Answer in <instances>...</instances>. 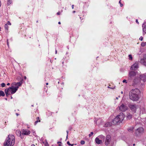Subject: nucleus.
<instances>
[{"label": "nucleus", "mask_w": 146, "mask_h": 146, "mask_svg": "<svg viewBox=\"0 0 146 146\" xmlns=\"http://www.w3.org/2000/svg\"><path fill=\"white\" fill-rule=\"evenodd\" d=\"M8 25H11V23L9 21H8L7 22V24Z\"/></svg>", "instance_id": "f704fd0d"}, {"label": "nucleus", "mask_w": 146, "mask_h": 146, "mask_svg": "<svg viewBox=\"0 0 146 146\" xmlns=\"http://www.w3.org/2000/svg\"><path fill=\"white\" fill-rule=\"evenodd\" d=\"M12 0H8L7 2V5H9L11 4L12 2Z\"/></svg>", "instance_id": "5701e85b"}, {"label": "nucleus", "mask_w": 146, "mask_h": 146, "mask_svg": "<svg viewBox=\"0 0 146 146\" xmlns=\"http://www.w3.org/2000/svg\"><path fill=\"white\" fill-rule=\"evenodd\" d=\"M1 86L2 87H3L5 86V84L4 83H2L1 84Z\"/></svg>", "instance_id": "7c9ffc66"}, {"label": "nucleus", "mask_w": 146, "mask_h": 146, "mask_svg": "<svg viewBox=\"0 0 146 146\" xmlns=\"http://www.w3.org/2000/svg\"><path fill=\"white\" fill-rule=\"evenodd\" d=\"M111 139V137L110 135H108L106 136L105 141V144L106 145H108L110 144Z\"/></svg>", "instance_id": "1a4fd4ad"}, {"label": "nucleus", "mask_w": 146, "mask_h": 146, "mask_svg": "<svg viewBox=\"0 0 146 146\" xmlns=\"http://www.w3.org/2000/svg\"><path fill=\"white\" fill-rule=\"evenodd\" d=\"M67 143L69 145H71V144L70 143V142L69 141H67Z\"/></svg>", "instance_id": "e433bc0d"}, {"label": "nucleus", "mask_w": 146, "mask_h": 146, "mask_svg": "<svg viewBox=\"0 0 146 146\" xmlns=\"http://www.w3.org/2000/svg\"><path fill=\"white\" fill-rule=\"evenodd\" d=\"M16 133L17 135L19 136H21L22 135L21 131L19 130L16 131Z\"/></svg>", "instance_id": "f3484780"}, {"label": "nucleus", "mask_w": 146, "mask_h": 146, "mask_svg": "<svg viewBox=\"0 0 146 146\" xmlns=\"http://www.w3.org/2000/svg\"><path fill=\"white\" fill-rule=\"evenodd\" d=\"M136 78L138 79V78Z\"/></svg>", "instance_id": "e2e57ef3"}, {"label": "nucleus", "mask_w": 146, "mask_h": 146, "mask_svg": "<svg viewBox=\"0 0 146 146\" xmlns=\"http://www.w3.org/2000/svg\"><path fill=\"white\" fill-rule=\"evenodd\" d=\"M132 117V115H131L129 114L127 115V119H130Z\"/></svg>", "instance_id": "a211bd4d"}, {"label": "nucleus", "mask_w": 146, "mask_h": 146, "mask_svg": "<svg viewBox=\"0 0 146 146\" xmlns=\"http://www.w3.org/2000/svg\"><path fill=\"white\" fill-rule=\"evenodd\" d=\"M143 64L146 66V58L144 59V62H143Z\"/></svg>", "instance_id": "c85d7f7f"}, {"label": "nucleus", "mask_w": 146, "mask_h": 146, "mask_svg": "<svg viewBox=\"0 0 146 146\" xmlns=\"http://www.w3.org/2000/svg\"><path fill=\"white\" fill-rule=\"evenodd\" d=\"M135 145V144L134 143V144H133V146H134Z\"/></svg>", "instance_id": "864d4df0"}, {"label": "nucleus", "mask_w": 146, "mask_h": 146, "mask_svg": "<svg viewBox=\"0 0 146 146\" xmlns=\"http://www.w3.org/2000/svg\"><path fill=\"white\" fill-rule=\"evenodd\" d=\"M139 75L138 72H137L130 71L129 73V79L130 80L133 77H138Z\"/></svg>", "instance_id": "20e7f679"}, {"label": "nucleus", "mask_w": 146, "mask_h": 146, "mask_svg": "<svg viewBox=\"0 0 146 146\" xmlns=\"http://www.w3.org/2000/svg\"><path fill=\"white\" fill-rule=\"evenodd\" d=\"M37 121H36L35 122V124H36L38 122H40V120H39V117H38L37 118Z\"/></svg>", "instance_id": "bb28decb"}, {"label": "nucleus", "mask_w": 146, "mask_h": 146, "mask_svg": "<svg viewBox=\"0 0 146 146\" xmlns=\"http://www.w3.org/2000/svg\"><path fill=\"white\" fill-rule=\"evenodd\" d=\"M21 134L22 135H27L30 133V131L27 129H23L21 131Z\"/></svg>", "instance_id": "9d476101"}, {"label": "nucleus", "mask_w": 146, "mask_h": 146, "mask_svg": "<svg viewBox=\"0 0 146 146\" xmlns=\"http://www.w3.org/2000/svg\"><path fill=\"white\" fill-rule=\"evenodd\" d=\"M31 146H35L34 144H32L31 145Z\"/></svg>", "instance_id": "c03bdc74"}, {"label": "nucleus", "mask_w": 146, "mask_h": 146, "mask_svg": "<svg viewBox=\"0 0 146 146\" xmlns=\"http://www.w3.org/2000/svg\"><path fill=\"white\" fill-rule=\"evenodd\" d=\"M144 132V129L141 127H139L135 130V134L137 135H138L141 134Z\"/></svg>", "instance_id": "6e6552de"}, {"label": "nucleus", "mask_w": 146, "mask_h": 146, "mask_svg": "<svg viewBox=\"0 0 146 146\" xmlns=\"http://www.w3.org/2000/svg\"><path fill=\"white\" fill-rule=\"evenodd\" d=\"M98 137L100 139H104L105 136L103 135H100L98 136Z\"/></svg>", "instance_id": "4be33fe9"}, {"label": "nucleus", "mask_w": 146, "mask_h": 146, "mask_svg": "<svg viewBox=\"0 0 146 146\" xmlns=\"http://www.w3.org/2000/svg\"><path fill=\"white\" fill-rule=\"evenodd\" d=\"M5 94L4 92L1 90L0 91V96H4Z\"/></svg>", "instance_id": "412c9836"}, {"label": "nucleus", "mask_w": 146, "mask_h": 146, "mask_svg": "<svg viewBox=\"0 0 146 146\" xmlns=\"http://www.w3.org/2000/svg\"><path fill=\"white\" fill-rule=\"evenodd\" d=\"M24 78L25 79H26V78H27V77L26 76H25L24 77Z\"/></svg>", "instance_id": "79ce46f5"}, {"label": "nucleus", "mask_w": 146, "mask_h": 146, "mask_svg": "<svg viewBox=\"0 0 146 146\" xmlns=\"http://www.w3.org/2000/svg\"><path fill=\"white\" fill-rule=\"evenodd\" d=\"M95 141L96 143L98 144H102V141L100 140L99 138L97 137L96 138Z\"/></svg>", "instance_id": "4468645a"}, {"label": "nucleus", "mask_w": 146, "mask_h": 146, "mask_svg": "<svg viewBox=\"0 0 146 146\" xmlns=\"http://www.w3.org/2000/svg\"><path fill=\"white\" fill-rule=\"evenodd\" d=\"M5 28L6 30L7 31H8V25L7 24H5Z\"/></svg>", "instance_id": "a878e982"}, {"label": "nucleus", "mask_w": 146, "mask_h": 146, "mask_svg": "<svg viewBox=\"0 0 146 146\" xmlns=\"http://www.w3.org/2000/svg\"><path fill=\"white\" fill-rule=\"evenodd\" d=\"M140 94V90L137 88L131 90L129 93L130 99L133 101H137L139 98Z\"/></svg>", "instance_id": "f257e3e1"}, {"label": "nucleus", "mask_w": 146, "mask_h": 146, "mask_svg": "<svg viewBox=\"0 0 146 146\" xmlns=\"http://www.w3.org/2000/svg\"><path fill=\"white\" fill-rule=\"evenodd\" d=\"M138 68V64L135 63L133 64L131 67V69L132 70H135Z\"/></svg>", "instance_id": "9b49d317"}, {"label": "nucleus", "mask_w": 146, "mask_h": 146, "mask_svg": "<svg viewBox=\"0 0 146 146\" xmlns=\"http://www.w3.org/2000/svg\"><path fill=\"white\" fill-rule=\"evenodd\" d=\"M11 98H12V97H11Z\"/></svg>", "instance_id": "680f3d73"}, {"label": "nucleus", "mask_w": 146, "mask_h": 146, "mask_svg": "<svg viewBox=\"0 0 146 146\" xmlns=\"http://www.w3.org/2000/svg\"><path fill=\"white\" fill-rule=\"evenodd\" d=\"M143 38L142 36H141L139 38V40H140L141 41H142L143 40Z\"/></svg>", "instance_id": "473e14b6"}, {"label": "nucleus", "mask_w": 146, "mask_h": 146, "mask_svg": "<svg viewBox=\"0 0 146 146\" xmlns=\"http://www.w3.org/2000/svg\"><path fill=\"white\" fill-rule=\"evenodd\" d=\"M10 85V84L9 83H8L7 84V85H8V86H9Z\"/></svg>", "instance_id": "37998d69"}, {"label": "nucleus", "mask_w": 146, "mask_h": 146, "mask_svg": "<svg viewBox=\"0 0 146 146\" xmlns=\"http://www.w3.org/2000/svg\"><path fill=\"white\" fill-rule=\"evenodd\" d=\"M139 78L141 80L145 82L146 81V75L145 74H143L139 75Z\"/></svg>", "instance_id": "f8f14e48"}, {"label": "nucleus", "mask_w": 146, "mask_h": 146, "mask_svg": "<svg viewBox=\"0 0 146 146\" xmlns=\"http://www.w3.org/2000/svg\"><path fill=\"white\" fill-rule=\"evenodd\" d=\"M60 12H58L57 13V15H60Z\"/></svg>", "instance_id": "ea45409f"}, {"label": "nucleus", "mask_w": 146, "mask_h": 146, "mask_svg": "<svg viewBox=\"0 0 146 146\" xmlns=\"http://www.w3.org/2000/svg\"><path fill=\"white\" fill-rule=\"evenodd\" d=\"M0 31H1V28L0 27Z\"/></svg>", "instance_id": "052dcab7"}, {"label": "nucleus", "mask_w": 146, "mask_h": 146, "mask_svg": "<svg viewBox=\"0 0 146 146\" xmlns=\"http://www.w3.org/2000/svg\"><path fill=\"white\" fill-rule=\"evenodd\" d=\"M46 85H48V83H46Z\"/></svg>", "instance_id": "3c124183"}, {"label": "nucleus", "mask_w": 146, "mask_h": 146, "mask_svg": "<svg viewBox=\"0 0 146 146\" xmlns=\"http://www.w3.org/2000/svg\"><path fill=\"white\" fill-rule=\"evenodd\" d=\"M8 139L4 143V146H13L15 142V137L13 135L8 136Z\"/></svg>", "instance_id": "f03ea898"}, {"label": "nucleus", "mask_w": 146, "mask_h": 146, "mask_svg": "<svg viewBox=\"0 0 146 146\" xmlns=\"http://www.w3.org/2000/svg\"><path fill=\"white\" fill-rule=\"evenodd\" d=\"M8 92H9V91L7 89H5V92L7 96H8V95L10 94L8 93Z\"/></svg>", "instance_id": "aec40b11"}, {"label": "nucleus", "mask_w": 146, "mask_h": 146, "mask_svg": "<svg viewBox=\"0 0 146 146\" xmlns=\"http://www.w3.org/2000/svg\"><path fill=\"white\" fill-rule=\"evenodd\" d=\"M112 125V123L111 122H107L105 124L104 126L105 127H110Z\"/></svg>", "instance_id": "dca6fc26"}, {"label": "nucleus", "mask_w": 146, "mask_h": 146, "mask_svg": "<svg viewBox=\"0 0 146 146\" xmlns=\"http://www.w3.org/2000/svg\"><path fill=\"white\" fill-rule=\"evenodd\" d=\"M135 80V79H134V81L135 82H136Z\"/></svg>", "instance_id": "6e6d98bb"}, {"label": "nucleus", "mask_w": 146, "mask_h": 146, "mask_svg": "<svg viewBox=\"0 0 146 146\" xmlns=\"http://www.w3.org/2000/svg\"><path fill=\"white\" fill-rule=\"evenodd\" d=\"M129 108L131 111L134 112L135 113L137 109L138 108V106L136 104H130L129 106Z\"/></svg>", "instance_id": "39448f33"}, {"label": "nucleus", "mask_w": 146, "mask_h": 146, "mask_svg": "<svg viewBox=\"0 0 146 146\" xmlns=\"http://www.w3.org/2000/svg\"><path fill=\"white\" fill-rule=\"evenodd\" d=\"M136 23H137V24H139V22H138V20H137V19H136Z\"/></svg>", "instance_id": "58836bf2"}, {"label": "nucleus", "mask_w": 146, "mask_h": 146, "mask_svg": "<svg viewBox=\"0 0 146 146\" xmlns=\"http://www.w3.org/2000/svg\"><path fill=\"white\" fill-rule=\"evenodd\" d=\"M7 45H9V43H8V42H7Z\"/></svg>", "instance_id": "13d9d810"}, {"label": "nucleus", "mask_w": 146, "mask_h": 146, "mask_svg": "<svg viewBox=\"0 0 146 146\" xmlns=\"http://www.w3.org/2000/svg\"><path fill=\"white\" fill-rule=\"evenodd\" d=\"M16 115H17V116H18L19 115V114L18 113H16Z\"/></svg>", "instance_id": "09e8293b"}, {"label": "nucleus", "mask_w": 146, "mask_h": 146, "mask_svg": "<svg viewBox=\"0 0 146 146\" xmlns=\"http://www.w3.org/2000/svg\"><path fill=\"white\" fill-rule=\"evenodd\" d=\"M60 23H60V22H58V24H60Z\"/></svg>", "instance_id": "a18cd8bd"}, {"label": "nucleus", "mask_w": 146, "mask_h": 146, "mask_svg": "<svg viewBox=\"0 0 146 146\" xmlns=\"http://www.w3.org/2000/svg\"><path fill=\"white\" fill-rule=\"evenodd\" d=\"M116 99H117H117H118V98H117H117H116Z\"/></svg>", "instance_id": "4d7b16f0"}, {"label": "nucleus", "mask_w": 146, "mask_h": 146, "mask_svg": "<svg viewBox=\"0 0 146 146\" xmlns=\"http://www.w3.org/2000/svg\"><path fill=\"white\" fill-rule=\"evenodd\" d=\"M143 33L145 34L146 33V25H145V23L143 24Z\"/></svg>", "instance_id": "2eb2a0df"}, {"label": "nucleus", "mask_w": 146, "mask_h": 146, "mask_svg": "<svg viewBox=\"0 0 146 146\" xmlns=\"http://www.w3.org/2000/svg\"><path fill=\"white\" fill-rule=\"evenodd\" d=\"M75 11H73V13H75Z\"/></svg>", "instance_id": "603ef678"}, {"label": "nucleus", "mask_w": 146, "mask_h": 146, "mask_svg": "<svg viewBox=\"0 0 146 146\" xmlns=\"http://www.w3.org/2000/svg\"><path fill=\"white\" fill-rule=\"evenodd\" d=\"M66 132L67 133V136H66V138L67 139L68 138V131H67Z\"/></svg>", "instance_id": "4c0bfd02"}, {"label": "nucleus", "mask_w": 146, "mask_h": 146, "mask_svg": "<svg viewBox=\"0 0 146 146\" xmlns=\"http://www.w3.org/2000/svg\"><path fill=\"white\" fill-rule=\"evenodd\" d=\"M133 127H130L129 129H128V130L129 131L131 132H132L133 131Z\"/></svg>", "instance_id": "6ab92c4d"}, {"label": "nucleus", "mask_w": 146, "mask_h": 146, "mask_svg": "<svg viewBox=\"0 0 146 146\" xmlns=\"http://www.w3.org/2000/svg\"><path fill=\"white\" fill-rule=\"evenodd\" d=\"M59 146H61V145H60V144H59Z\"/></svg>", "instance_id": "bf43d9fd"}, {"label": "nucleus", "mask_w": 146, "mask_h": 146, "mask_svg": "<svg viewBox=\"0 0 146 146\" xmlns=\"http://www.w3.org/2000/svg\"><path fill=\"white\" fill-rule=\"evenodd\" d=\"M145 45H146V42L145 43L143 42L141 44V45L142 47L144 46Z\"/></svg>", "instance_id": "cd10ccee"}, {"label": "nucleus", "mask_w": 146, "mask_h": 146, "mask_svg": "<svg viewBox=\"0 0 146 146\" xmlns=\"http://www.w3.org/2000/svg\"><path fill=\"white\" fill-rule=\"evenodd\" d=\"M93 134V132H91L89 134V137H90L91 136H92Z\"/></svg>", "instance_id": "2f4dec72"}, {"label": "nucleus", "mask_w": 146, "mask_h": 146, "mask_svg": "<svg viewBox=\"0 0 146 146\" xmlns=\"http://www.w3.org/2000/svg\"><path fill=\"white\" fill-rule=\"evenodd\" d=\"M56 54L57 53V50H56L55 51Z\"/></svg>", "instance_id": "8fccbe9b"}, {"label": "nucleus", "mask_w": 146, "mask_h": 146, "mask_svg": "<svg viewBox=\"0 0 146 146\" xmlns=\"http://www.w3.org/2000/svg\"><path fill=\"white\" fill-rule=\"evenodd\" d=\"M74 145V144H71V146H73Z\"/></svg>", "instance_id": "de8ad7c7"}, {"label": "nucleus", "mask_w": 146, "mask_h": 146, "mask_svg": "<svg viewBox=\"0 0 146 146\" xmlns=\"http://www.w3.org/2000/svg\"><path fill=\"white\" fill-rule=\"evenodd\" d=\"M123 83H127V80H124L123 81Z\"/></svg>", "instance_id": "72a5a7b5"}, {"label": "nucleus", "mask_w": 146, "mask_h": 146, "mask_svg": "<svg viewBox=\"0 0 146 146\" xmlns=\"http://www.w3.org/2000/svg\"><path fill=\"white\" fill-rule=\"evenodd\" d=\"M22 84V83L21 82H14L12 84V85L13 86H16L15 87H18V88L19 86H20Z\"/></svg>", "instance_id": "ddd939ff"}, {"label": "nucleus", "mask_w": 146, "mask_h": 146, "mask_svg": "<svg viewBox=\"0 0 146 146\" xmlns=\"http://www.w3.org/2000/svg\"><path fill=\"white\" fill-rule=\"evenodd\" d=\"M129 59L130 60H132L133 59V58L131 54H129L128 55Z\"/></svg>", "instance_id": "b1692460"}, {"label": "nucleus", "mask_w": 146, "mask_h": 146, "mask_svg": "<svg viewBox=\"0 0 146 146\" xmlns=\"http://www.w3.org/2000/svg\"><path fill=\"white\" fill-rule=\"evenodd\" d=\"M119 4H120V6L121 7H122L123 6V4H121V1H120L119 2Z\"/></svg>", "instance_id": "c9c22d12"}, {"label": "nucleus", "mask_w": 146, "mask_h": 146, "mask_svg": "<svg viewBox=\"0 0 146 146\" xmlns=\"http://www.w3.org/2000/svg\"><path fill=\"white\" fill-rule=\"evenodd\" d=\"M121 93L122 94L123 93V92L122 91H121Z\"/></svg>", "instance_id": "5fc2aeb1"}, {"label": "nucleus", "mask_w": 146, "mask_h": 146, "mask_svg": "<svg viewBox=\"0 0 146 146\" xmlns=\"http://www.w3.org/2000/svg\"><path fill=\"white\" fill-rule=\"evenodd\" d=\"M9 92L11 94H14L16 92L18 89V87H14L11 84V87L7 89Z\"/></svg>", "instance_id": "423d86ee"}, {"label": "nucleus", "mask_w": 146, "mask_h": 146, "mask_svg": "<svg viewBox=\"0 0 146 146\" xmlns=\"http://www.w3.org/2000/svg\"><path fill=\"white\" fill-rule=\"evenodd\" d=\"M61 143V142H60V141H58V143Z\"/></svg>", "instance_id": "49530a36"}, {"label": "nucleus", "mask_w": 146, "mask_h": 146, "mask_svg": "<svg viewBox=\"0 0 146 146\" xmlns=\"http://www.w3.org/2000/svg\"><path fill=\"white\" fill-rule=\"evenodd\" d=\"M43 143L44 144L45 146H49V144H48V142H47L46 140L45 142H43Z\"/></svg>", "instance_id": "393cba45"}, {"label": "nucleus", "mask_w": 146, "mask_h": 146, "mask_svg": "<svg viewBox=\"0 0 146 146\" xmlns=\"http://www.w3.org/2000/svg\"><path fill=\"white\" fill-rule=\"evenodd\" d=\"M85 142L84 141L82 140L81 141L80 143L82 145H84L85 144Z\"/></svg>", "instance_id": "c756f323"}, {"label": "nucleus", "mask_w": 146, "mask_h": 146, "mask_svg": "<svg viewBox=\"0 0 146 146\" xmlns=\"http://www.w3.org/2000/svg\"><path fill=\"white\" fill-rule=\"evenodd\" d=\"M74 5H72V9H74Z\"/></svg>", "instance_id": "a19ab883"}, {"label": "nucleus", "mask_w": 146, "mask_h": 146, "mask_svg": "<svg viewBox=\"0 0 146 146\" xmlns=\"http://www.w3.org/2000/svg\"><path fill=\"white\" fill-rule=\"evenodd\" d=\"M125 118V115L123 113H120L113 120L112 122L114 124L120 123L123 121Z\"/></svg>", "instance_id": "7ed1b4c3"}, {"label": "nucleus", "mask_w": 146, "mask_h": 146, "mask_svg": "<svg viewBox=\"0 0 146 146\" xmlns=\"http://www.w3.org/2000/svg\"><path fill=\"white\" fill-rule=\"evenodd\" d=\"M119 110L122 112H125L128 110L127 106L123 104H122L118 107Z\"/></svg>", "instance_id": "0eeeda50"}]
</instances>
